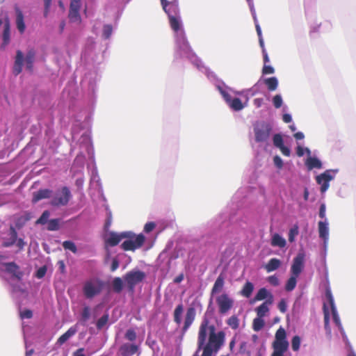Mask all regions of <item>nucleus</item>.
I'll use <instances>...</instances> for the list:
<instances>
[{"label":"nucleus","mask_w":356,"mask_h":356,"mask_svg":"<svg viewBox=\"0 0 356 356\" xmlns=\"http://www.w3.org/2000/svg\"><path fill=\"white\" fill-rule=\"evenodd\" d=\"M306 165L309 170L314 168H321L322 163L319 159L316 157H309L307 159Z\"/></svg>","instance_id":"32"},{"label":"nucleus","mask_w":356,"mask_h":356,"mask_svg":"<svg viewBox=\"0 0 356 356\" xmlns=\"http://www.w3.org/2000/svg\"><path fill=\"white\" fill-rule=\"evenodd\" d=\"M35 52L31 49L28 51L25 57L26 67L29 71H32L33 67V62L35 60Z\"/></svg>","instance_id":"30"},{"label":"nucleus","mask_w":356,"mask_h":356,"mask_svg":"<svg viewBox=\"0 0 356 356\" xmlns=\"http://www.w3.org/2000/svg\"><path fill=\"white\" fill-rule=\"evenodd\" d=\"M3 44L7 45L10 42V27L9 24H6L3 27V31L2 35Z\"/></svg>","instance_id":"41"},{"label":"nucleus","mask_w":356,"mask_h":356,"mask_svg":"<svg viewBox=\"0 0 356 356\" xmlns=\"http://www.w3.org/2000/svg\"><path fill=\"white\" fill-rule=\"evenodd\" d=\"M264 299L270 300L273 301V296L270 293L266 288H261L251 300V303H254L257 301H261Z\"/></svg>","instance_id":"18"},{"label":"nucleus","mask_w":356,"mask_h":356,"mask_svg":"<svg viewBox=\"0 0 356 356\" xmlns=\"http://www.w3.org/2000/svg\"><path fill=\"white\" fill-rule=\"evenodd\" d=\"M221 94L222 95V96H223V97H224L225 100L226 101V102H227L228 104H229L231 102V101L233 99H232L231 95H230L228 92H227L226 91H225V90H221Z\"/></svg>","instance_id":"63"},{"label":"nucleus","mask_w":356,"mask_h":356,"mask_svg":"<svg viewBox=\"0 0 356 356\" xmlns=\"http://www.w3.org/2000/svg\"><path fill=\"white\" fill-rule=\"evenodd\" d=\"M49 217V212L48 211H44L41 216L37 220V224L44 225L47 222V220Z\"/></svg>","instance_id":"49"},{"label":"nucleus","mask_w":356,"mask_h":356,"mask_svg":"<svg viewBox=\"0 0 356 356\" xmlns=\"http://www.w3.org/2000/svg\"><path fill=\"white\" fill-rule=\"evenodd\" d=\"M262 73L264 74H270L274 73V68L270 65H264L262 69Z\"/></svg>","instance_id":"61"},{"label":"nucleus","mask_w":356,"mask_h":356,"mask_svg":"<svg viewBox=\"0 0 356 356\" xmlns=\"http://www.w3.org/2000/svg\"><path fill=\"white\" fill-rule=\"evenodd\" d=\"M145 241V237L143 234H140L137 235L134 240H126L121 244V248L124 251H134L143 246Z\"/></svg>","instance_id":"8"},{"label":"nucleus","mask_w":356,"mask_h":356,"mask_svg":"<svg viewBox=\"0 0 356 356\" xmlns=\"http://www.w3.org/2000/svg\"><path fill=\"white\" fill-rule=\"evenodd\" d=\"M273 145L280 149L283 155L289 156L291 150L289 147L284 146L282 136L280 134H276L273 138Z\"/></svg>","instance_id":"16"},{"label":"nucleus","mask_w":356,"mask_h":356,"mask_svg":"<svg viewBox=\"0 0 356 356\" xmlns=\"http://www.w3.org/2000/svg\"><path fill=\"white\" fill-rule=\"evenodd\" d=\"M270 244L273 247L282 248L286 246V242L279 234L275 233L272 236Z\"/></svg>","instance_id":"26"},{"label":"nucleus","mask_w":356,"mask_h":356,"mask_svg":"<svg viewBox=\"0 0 356 356\" xmlns=\"http://www.w3.org/2000/svg\"><path fill=\"white\" fill-rule=\"evenodd\" d=\"M216 301L218 307V312L220 314L227 313L234 305V300L227 293L218 296Z\"/></svg>","instance_id":"7"},{"label":"nucleus","mask_w":356,"mask_h":356,"mask_svg":"<svg viewBox=\"0 0 356 356\" xmlns=\"http://www.w3.org/2000/svg\"><path fill=\"white\" fill-rule=\"evenodd\" d=\"M81 8L80 0H71L68 17L72 22H81V15L79 13Z\"/></svg>","instance_id":"10"},{"label":"nucleus","mask_w":356,"mask_h":356,"mask_svg":"<svg viewBox=\"0 0 356 356\" xmlns=\"http://www.w3.org/2000/svg\"><path fill=\"white\" fill-rule=\"evenodd\" d=\"M24 61V55L20 50H17L16 52L15 60L13 66V74L18 75L22 70Z\"/></svg>","instance_id":"19"},{"label":"nucleus","mask_w":356,"mask_h":356,"mask_svg":"<svg viewBox=\"0 0 356 356\" xmlns=\"http://www.w3.org/2000/svg\"><path fill=\"white\" fill-rule=\"evenodd\" d=\"M104 286V282L97 277L86 280L83 286V293L88 299H91L99 295Z\"/></svg>","instance_id":"3"},{"label":"nucleus","mask_w":356,"mask_h":356,"mask_svg":"<svg viewBox=\"0 0 356 356\" xmlns=\"http://www.w3.org/2000/svg\"><path fill=\"white\" fill-rule=\"evenodd\" d=\"M264 83L269 91H275L278 86L277 79L275 76L264 79Z\"/></svg>","instance_id":"33"},{"label":"nucleus","mask_w":356,"mask_h":356,"mask_svg":"<svg viewBox=\"0 0 356 356\" xmlns=\"http://www.w3.org/2000/svg\"><path fill=\"white\" fill-rule=\"evenodd\" d=\"M264 321L263 318L258 317L253 320L252 328L254 331L258 332L261 330L264 326Z\"/></svg>","instance_id":"39"},{"label":"nucleus","mask_w":356,"mask_h":356,"mask_svg":"<svg viewBox=\"0 0 356 356\" xmlns=\"http://www.w3.org/2000/svg\"><path fill=\"white\" fill-rule=\"evenodd\" d=\"M52 0H44V16L47 17L48 16L50 6L51 4Z\"/></svg>","instance_id":"58"},{"label":"nucleus","mask_w":356,"mask_h":356,"mask_svg":"<svg viewBox=\"0 0 356 356\" xmlns=\"http://www.w3.org/2000/svg\"><path fill=\"white\" fill-rule=\"evenodd\" d=\"M332 318H333V320H334L336 325L340 329L341 327V324L340 318L337 314V309L332 311Z\"/></svg>","instance_id":"56"},{"label":"nucleus","mask_w":356,"mask_h":356,"mask_svg":"<svg viewBox=\"0 0 356 356\" xmlns=\"http://www.w3.org/2000/svg\"><path fill=\"white\" fill-rule=\"evenodd\" d=\"M118 267H119V261L116 258H114L112 261V264L111 266V270L113 272V271L116 270L118 268Z\"/></svg>","instance_id":"62"},{"label":"nucleus","mask_w":356,"mask_h":356,"mask_svg":"<svg viewBox=\"0 0 356 356\" xmlns=\"http://www.w3.org/2000/svg\"><path fill=\"white\" fill-rule=\"evenodd\" d=\"M72 197L71 193L67 186H63L60 192L56 193L51 198L50 204L54 207H62L68 204Z\"/></svg>","instance_id":"6"},{"label":"nucleus","mask_w":356,"mask_h":356,"mask_svg":"<svg viewBox=\"0 0 356 356\" xmlns=\"http://www.w3.org/2000/svg\"><path fill=\"white\" fill-rule=\"evenodd\" d=\"M145 277V273L140 270H131L125 274L124 280L130 291H134L136 285Z\"/></svg>","instance_id":"5"},{"label":"nucleus","mask_w":356,"mask_h":356,"mask_svg":"<svg viewBox=\"0 0 356 356\" xmlns=\"http://www.w3.org/2000/svg\"><path fill=\"white\" fill-rule=\"evenodd\" d=\"M76 328L71 327L69 330L62 334L57 340V343L59 345L63 344L66 342L71 337L74 336L76 332Z\"/></svg>","instance_id":"27"},{"label":"nucleus","mask_w":356,"mask_h":356,"mask_svg":"<svg viewBox=\"0 0 356 356\" xmlns=\"http://www.w3.org/2000/svg\"><path fill=\"white\" fill-rule=\"evenodd\" d=\"M131 237V233L129 232H122L120 234H117L115 232H110L108 237L105 240V243L106 245L114 247L117 245L122 238Z\"/></svg>","instance_id":"11"},{"label":"nucleus","mask_w":356,"mask_h":356,"mask_svg":"<svg viewBox=\"0 0 356 356\" xmlns=\"http://www.w3.org/2000/svg\"><path fill=\"white\" fill-rule=\"evenodd\" d=\"M177 44L179 49L185 54H188L191 51V48L186 37L184 31H181L179 33L177 34Z\"/></svg>","instance_id":"14"},{"label":"nucleus","mask_w":356,"mask_h":356,"mask_svg":"<svg viewBox=\"0 0 356 356\" xmlns=\"http://www.w3.org/2000/svg\"><path fill=\"white\" fill-rule=\"evenodd\" d=\"M318 233L320 238L323 239L324 243H326L329 238V229L327 222H318Z\"/></svg>","instance_id":"23"},{"label":"nucleus","mask_w":356,"mask_h":356,"mask_svg":"<svg viewBox=\"0 0 356 356\" xmlns=\"http://www.w3.org/2000/svg\"><path fill=\"white\" fill-rule=\"evenodd\" d=\"M281 266V261L277 258L270 259L265 265L264 268L268 273L274 271L278 269Z\"/></svg>","instance_id":"28"},{"label":"nucleus","mask_w":356,"mask_h":356,"mask_svg":"<svg viewBox=\"0 0 356 356\" xmlns=\"http://www.w3.org/2000/svg\"><path fill=\"white\" fill-rule=\"evenodd\" d=\"M253 290H254L253 284L252 282L248 281L244 284V286L241 291V294L245 298H249V297H250Z\"/></svg>","instance_id":"34"},{"label":"nucleus","mask_w":356,"mask_h":356,"mask_svg":"<svg viewBox=\"0 0 356 356\" xmlns=\"http://www.w3.org/2000/svg\"><path fill=\"white\" fill-rule=\"evenodd\" d=\"M108 321V314H104L100 318L98 319L96 326L98 330L102 329Z\"/></svg>","instance_id":"45"},{"label":"nucleus","mask_w":356,"mask_h":356,"mask_svg":"<svg viewBox=\"0 0 356 356\" xmlns=\"http://www.w3.org/2000/svg\"><path fill=\"white\" fill-rule=\"evenodd\" d=\"M273 300H266L261 305L257 307L255 309L258 317L263 318L269 312L268 306L273 304Z\"/></svg>","instance_id":"21"},{"label":"nucleus","mask_w":356,"mask_h":356,"mask_svg":"<svg viewBox=\"0 0 356 356\" xmlns=\"http://www.w3.org/2000/svg\"><path fill=\"white\" fill-rule=\"evenodd\" d=\"M184 311V305L182 303L179 304L175 307L174 312H173V320L175 323L180 325L181 323V315Z\"/></svg>","instance_id":"31"},{"label":"nucleus","mask_w":356,"mask_h":356,"mask_svg":"<svg viewBox=\"0 0 356 356\" xmlns=\"http://www.w3.org/2000/svg\"><path fill=\"white\" fill-rule=\"evenodd\" d=\"M163 9L168 15V17L170 16H177L179 15L178 5L174 3H170L167 0H161Z\"/></svg>","instance_id":"15"},{"label":"nucleus","mask_w":356,"mask_h":356,"mask_svg":"<svg viewBox=\"0 0 356 356\" xmlns=\"http://www.w3.org/2000/svg\"><path fill=\"white\" fill-rule=\"evenodd\" d=\"M63 247L64 249L69 250L73 253H76L77 252L76 246L75 245L74 243L71 241H65L63 243Z\"/></svg>","instance_id":"46"},{"label":"nucleus","mask_w":356,"mask_h":356,"mask_svg":"<svg viewBox=\"0 0 356 356\" xmlns=\"http://www.w3.org/2000/svg\"><path fill=\"white\" fill-rule=\"evenodd\" d=\"M299 227L298 225H293L292 228L290 229L289 232V241L292 243L295 241V237L298 235L299 233Z\"/></svg>","instance_id":"44"},{"label":"nucleus","mask_w":356,"mask_h":356,"mask_svg":"<svg viewBox=\"0 0 356 356\" xmlns=\"http://www.w3.org/2000/svg\"><path fill=\"white\" fill-rule=\"evenodd\" d=\"M113 289L115 293H120L123 289V282L120 277H115L113 280Z\"/></svg>","instance_id":"38"},{"label":"nucleus","mask_w":356,"mask_h":356,"mask_svg":"<svg viewBox=\"0 0 356 356\" xmlns=\"http://www.w3.org/2000/svg\"><path fill=\"white\" fill-rule=\"evenodd\" d=\"M47 270V268L46 266H43L40 267L35 273V277L38 279H41L44 277Z\"/></svg>","instance_id":"52"},{"label":"nucleus","mask_w":356,"mask_h":356,"mask_svg":"<svg viewBox=\"0 0 356 356\" xmlns=\"http://www.w3.org/2000/svg\"><path fill=\"white\" fill-rule=\"evenodd\" d=\"M227 323L233 330H236L239 326V320L236 316L234 315L227 319Z\"/></svg>","instance_id":"42"},{"label":"nucleus","mask_w":356,"mask_h":356,"mask_svg":"<svg viewBox=\"0 0 356 356\" xmlns=\"http://www.w3.org/2000/svg\"><path fill=\"white\" fill-rule=\"evenodd\" d=\"M90 316V309L89 307L86 306L83 307L81 312V321L86 322Z\"/></svg>","instance_id":"50"},{"label":"nucleus","mask_w":356,"mask_h":356,"mask_svg":"<svg viewBox=\"0 0 356 356\" xmlns=\"http://www.w3.org/2000/svg\"><path fill=\"white\" fill-rule=\"evenodd\" d=\"M298 277V276H295L293 274H291V277L287 280L285 285V290L286 291H291L296 288Z\"/></svg>","instance_id":"35"},{"label":"nucleus","mask_w":356,"mask_h":356,"mask_svg":"<svg viewBox=\"0 0 356 356\" xmlns=\"http://www.w3.org/2000/svg\"><path fill=\"white\" fill-rule=\"evenodd\" d=\"M225 278L222 275H220L215 281V283L212 287L211 295L213 296L220 292L224 286Z\"/></svg>","instance_id":"24"},{"label":"nucleus","mask_w":356,"mask_h":356,"mask_svg":"<svg viewBox=\"0 0 356 356\" xmlns=\"http://www.w3.org/2000/svg\"><path fill=\"white\" fill-rule=\"evenodd\" d=\"M253 104L257 108H260L264 104L263 98H256L253 100Z\"/></svg>","instance_id":"64"},{"label":"nucleus","mask_w":356,"mask_h":356,"mask_svg":"<svg viewBox=\"0 0 356 356\" xmlns=\"http://www.w3.org/2000/svg\"><path fill=\"white\" fill-rule=\"evenodd\" d=\"M52 191L49 189H40L34 193L33 197V202H37L40 200L48 198L51 196Z\"/></svg>","instance_id":"25"},{"label":"nucleus","mask_w":356,"mask_h":356,"mask_svg":"<svg viewBox=\"0 0 356 356\" xmlns=\"http://www.w3.org/2000/svg\"><path fill=\"white\" fill-rule=\"evenodd\" d=\"M305 254L304 252H299L293 259L291 267V273L295 276H298L302 273L305 267Z\"/></svg>","instance_id":"9"},{"label":"nucleus","mask_w":356,"mask_h":356,"mask_svg":"<svg viewBox=\"0 0 356 356\" xmlns=\"http://www.w3.org/2000/svg\"><path fill=\"white\" fill-rule=\"evenodd\" d=\"M138 350V347L135 344L124 343L120 348V353L122 356H131Z\"/></svg>","instance_id":"20"},{"label":"nucleus","mask_w":356,"mask_h":356,"mask_svg":"<svg viewBox=\"0 0 356 356\" xmlns=\"http://www.w3.org/2000/svg\"><path fill=\"white\" fill-rule=\"evenodd\" d=\"M229 106L234 110V111H241L244 108L243 104L241 102V100L238 98L235 97L234 98L231 102L229 104Z\"/></svg>","instance_id":"36"},{"label":"nucleus","mask_w":356,"mask_h":356,"mask_svg":"<svg viewBox=\"0 0 356 356\" xmlns=\"http://www.w3.org/2000/svg\"><path fill=\"white\" fill-rule=\"evenodd\" d=\"M272 126L266 122H257L254 125L255 141L257 143L266 142L270 135Z\"/></svg>","instance_id":"4"},{"label":"nucleus","mask_w":356,"mask_h":356,"mask_svg":"<svg viewBox=\"0 0 356 356\" xmlns=\"http://www.w3.org/2000/svg\"><path fill=\"white\" fill-rule=\"evenodd\" d=\"M17 241V232L14 229H12L11 236L9 240L3 242V246L8 248L13 245Z\"/></svg>","instance_id":"40"},{"label":"nucleus","mask_w":356,"mask_h":356,"mask_svg":"<svg viewBox=\"0 0 356 356\" xmlns=\"http://www.w3.org/2000/svg\"><path fill=\"white\" fill-rule=\"evenodd\" d=\"M113 32V27L110 24H106L103 27L102 35L105 39H108Z\"/></svg>","instance_id":"47"},{"label":"nucleus","mask_w":356,"mask_h":356,"mask_svg":"<svg viewBox=\"0 0 356 356\" xmlns=\"http://www.w3.org/2000/svg\"><path fill=\"white\" fill-rule=\"evenodd\" d=\"M278 309L282 313H285L287 310V303L285 299H282L278 305H277Z\"/></svg>","instance_id":"53"},{"label":"nucleus","mask_w":356,"mask_h":356,"mask_svg":"<svg viewBox=\"0 0 356 356\" xmlns=\"http://www.w3.org/2000/svg\"><path fill=\"white\" fill-rule=\"evenodd\" d=\"M125 337L127 339L133 341L136 338V334L134 330L129 329L127 331L125 334Z\"/></svg>","instance_id":"54"},{"label":"nucleus","mask_w":356,"mask_h":356,"mask_svg":"<svg viewBox=\"0 0 356 356\" xmlns=\"http://www.w3.org/2000/svg\"><path fill=\"white\" fill-rule=\"evenodd\" d=\"M169 23L171 29L177 34L179 33L181 31H184L181 29V24L180 21V16H170L168 17Z\"/></svg>","instance_id":"22"},{"label":"nucleus","mask_w":356,"mask_h":356,"mask_svg":"<svg viewBox=\"0 0 356 356\" xmlns=\"http://www.w3.org/2000/svg\"><path fill=\"white\" fill-rule=\"evenodd\" d=\"M33 316V312L30 309H24V311L20 312L21 318H31Z\"/></svg>","instance_id":"57"},{"label":"nucleus","mask_w":356,"mask_h":356,"mask_svg":"<svg viewBox=\"0 0 356 356\" xmlns=\"http://www.w3.org/2000/svg\"><path fill=\"white\" fill-rule=\"evenodd\" d=\"M6 271L11 274L13 277L18 280H21L23 277V272L20 270L19 266L15 262H8L4 264Z\"/></svg>","instance_id":"17"},{"label":"nucleus","mask_w":356,"mask_h":356,"mask_svg":"<svg viewBox=\"0 0 356 356\" xmlns=\"http://www.w3.org/2000/svg\"><path fill=\"white\" fill-rule=\"evenodd\" d=\"M300 346V338L298 336H294L291 340V347L294 351L299 350Z\"/></svg>","instance_id":"48"},{"label":"nucleus","mask_w":356,"mask_h":356,"mask_svg":"<svg viewBox=\"0 0 356 356\" xmlns=\"http://www.w3.org/2000/svg\"><path fill=\"white\" fill-rule=\"evenodd\" d=\"M156 227V224L154 222H149L145 225L144 232L146 233L151 232Z\"/></svg>","instance_id":"59"},{"label":"nucleus","mask_w":356,"mask_h":356,"mask_svg":"<svg viewBox=\"0 0 356 356\" xmlns=\"http://www.w3.org/2000/svg\"><path fill=\"white\" fill-rule=\"evenodd\" d=\"M323 314H324L325 329L330 332V327L329 325L330 312H329V309L325 303L323 304Z\"/></svg>","instance_id":"37"},{"label":"nucleus","mask_w":356,"mask_h":356,"mask_svg":"<svg viewBox=\"0 0 356 356\" xmlns=\"http://www.w3.org/2000/svg\"><path fill=\"white\" fill-rule=\"evenodd\" d=\"M195 316L196 311L193 307H190L186 309V312L184 316V325L181 328L182 334H184L190 328L195 321Z\"/></svg>","instance_id":"12"},{"label":"nucleus","mask_w":356,"mask_h":356,"mask_svg":"<svg viewBox=\"0 0 356 356\" xmlns=\"http://www.w3.org/2000/svg\"><path fill=\"white\" fill-rule=\"evenodd\" d=\"M216 330L207 318L202 320L197 333V349L192 356H216L225 341V332Z\"/></svg>","instance_id":"1"},{"label":"nucleus","mask_w":356,"mask_h":356,"mask_svg":"<svg viewBox=\"0 0 356 356\" xmlns=\"http://www.w3.org/2000/svg\"><path fill=\"white\" fill-rule=\"evenodd\" d=\"M273 162H274L275 165L277 168L281 169L283 167V161L279 156L276 155L274 156Z\"/></svg>","instance_id":"60"},{"label":"nucleus","mask_w":356,"mask_h":356,"mask_svg":"<svg viewBox=\"0 0 356 356\" xmlns=\"http://www.w3.org/2000/svg\"><path fill=\"white\" fill-rule=\"evenodd\" d=\"M268 282L273 286H277L280 284V280L275 275H270L267 278Z\"/></svg>","instance_id":"55"},{"label":"nucleus","mask_w":356,"mask_h":356,"mask_svg":"<svg viewBox=\"0 0 356 356\" xmlns=\"http://www.w3.org/2000/svg\"><path fill=\"white\" fill-rule=\"evenodd\" d=\"M59 227V219H51L47 222V229L49 231L58 230Z\"/></svg>","instance_id":"43"},{"label":"nucleus","mask_w":356,"mask_h":356,"mask_svg":"<svg viewBox=\"0 0 356 356\" xmlns=\"http://www.w3.org/2000/svg\"><path fill=\"white\" fill-rule=\"evenodd\" d=\"M333 179L330 170H326L316 177V182L321 185V192L325 193L330 186V181Z\"/></svg>","instance_id":"13"},{"label":"nucleus","mask_w":356,"mask_h":356,"mask_svg":"<svg viewBox=\"0 0 356 356\" xmlns=\"http://www.w3.org/2000/svg\"><path fill=\"white\" fill-rule=\"evenodd\" d=\"M273 352L271 356H284L288 350L289 342L286 340L285 330L280 327L275 333V341L273 343Z\"/></svg>","instance_id":"2"},{"label":"nucleus","mask_w":356,"mask_h":356,"mask_svg":"<svg viewBox=\"0 0 356 356\" xmlns=\"http://www.w3.org/2000/svg\"><path fill=\"white\" fill-rule=\"evenodd\" d=\"M273 103L276 108H280L283 103L282 96L280 95H275L273 98Z\"/></svg>","instance_id":"51"},{"label":"nucleus","mask_w":356,"mask_h":356,"mask_svg":"<svg viewBox=\"0 0 356 356\" xmlns=\"http://www.w3.org/2000/svg\"><path fill=\"white\" fill-rule=\"evenodd\" d=\"M16 25L18 31L23 33L25 31L26 26L24 21V15L22 11L19 9H17L16 10Z\"/></svg>","instance_id":"29"}]
</instances>
